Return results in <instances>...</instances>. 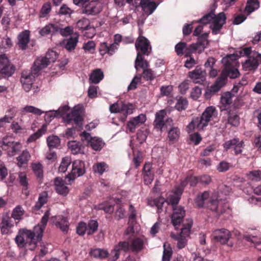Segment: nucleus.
Segmentation results:
<instances>
[{
    "label": "nucleus",
    "mask_w": 261,
    "mask_h": 261,
    "mask_svg": "<svg viewBox=\"0 0 261 261\" xmlns=\"http://www.w3.org/2000/svg\"><path fill=\"white\" fill-rule=\"evenodd\" d=\"M50 216L49 210H47L42 216L40 223L35 226L32 230L26 228L20 229L15 242L19 248H24L30 250H34L38 242L41 241L44 229Z\"/></svg>",
    "instance_id": "obj_1"
},
{
    "label": "nucleus",
    "mask_w": 261,
    "mask_h": 261,
    "mask_svg": "<svg viewBox=\"0 0 261 261\" xmlns=\"http://www.w3.org/2000/svg\"><path fill=\"white\" fill-rule=\"evenodd\" d=\"M135 47L137 52L135 63L137 66L142 67L147 66L148 61L145 60V56H150L152 52V46L149 40L145 37L140 36L135 42Z\"/></svg>",
    "instance_id": "obj_2"
},
{
    "label": "nucleus",
    "mask_w": 261,
    "mask_h": 261,
    "mask_svg": "<svg viewBox=\"0 0 261 261\" xmlns=\"http://www.w3.org/2000/svg\"><path fill=\"white\" fill-rule=\"evenodd\" d=\"M241 56H245L247 57L245 62L243 63V69L246 71H251L256 70L259 65V61L257 58L258 52L252 50L251 47L243 48L241 51Z\"/></svg>",
    "instance_id": "obj_3"
},
{
    "label": "nucleus",
    "mask_w": 261,
    "mask_h": 261,
    "mask_svg": "<svg viewBox=\"0 0 261 261\" xmlns=\"http://www.w3.org/2000/svg\"><path fill=\"white\" fill-rule=\"evenodd\" d=\"M217 111L214 107H208L205 109L201 117L192 121L190 126H192L198 130L203 129L207 125L208 122L217 117Z\"/></svg>",
    "instance_id": "obj_4"
},
{
    "label": "nucleus",
    "mask_w": 261,
    "mask_h": 261,
    "mask_svg": "<svg viewBox=\"0 0 261 261\" xmlns=\"http://www.w3.org/2000/svg\"><path fill=\"white\" fill-rule=\"evenodd\" d=\"M206 207L219 217L225 213L229 214V204L222 199H219L217 196H211L206 203Z\"/></svg>",
    "instance_id": "obj_5"
},
{
    "label": "nucleus",
    "mask_w": 261,
    "mask_h": 261,
    "mask_svg": "<svg viewBox=\"0 0 261 261\" xmlns=\"http://www.w3.org/2000/svg\"><path fill=\"white\" fill-rule=\"evenodd\" d=\"M166 115V112L164 110H162L155 114V120L153 122L155 129L162 132L167 130L169 127L172 125L173 121L171 118H167L164 119Z\"/></svg>",
    "instance_id": "obj_6"
},
{
    "label": "nucleus",
    "mask_w": 261,
    "mask_h": 261,
    "mask_svg": "<svg viewBox=\"0 0 261 261\" xmlns=\"http://www.w3.org/2000/svg\"><path fill=\"white\" fill-rule=\"evenodd\" d=\"M193 224V221L191 218L187 219L184 223L182 227L180 228L181 231L177 237V247L179 249L184 248L187 245V238L189 237L191 227Z\"/></svg>",
    "instance_id": "obj_7"
},
{
    "label": "nucleus",
    "mask_w": 261,
    "mask_h": 261,
    "mask_svg": "<svg viewBox=\"0 0 261 261\" xmlns=\"http://www.w3.org/2000/svg\"><path fill=\"white\" fill-rule=\"evenodd\" d=\"M15 71V66L11 64L6 55H0V79L11 76Z\"/></svg>",
    "instance_id": "obj_8"
},
{
    "label": "nucleus",
    "mask_w": 261,
    "mask_h": 261,
    "mask_svg": "<svg viewBox=\"0 0 261 261\" xmlns=\"http://www.w3.org/2000/svg\"><path fill=\"white\" fill-rule=\"evenodd\" d=\"M133 106L131 104L125 105L121 103L120 105L118 102L114 103L109 107V111L111 113H120L122 114L121 120H125L128 115L133 113Z\"/></svg>",
    "instance_id": "obj_9"
},
{
    "label": "nucleus",
    "mask_w": 261,
    "mask_h": 261,
    "mask_svg": "<svg viewBox=\"0 0 261 261\" xmlns=\"http://www.w3.org/2000/svg\"><path fill=\"white\" fill-rule=\"evenodd\" d=\"M64 120L67 124H74L76 126H81L83 120L82 111L80 109L73 108L70 113L64 117Z\"/></svg>",
    "instance_id": "obj_10"
},
{
    "label": "nucleus",
    "mask_w": 261,
    "mask_h": 261,
    "mask_svg": "<svg viewBox=\"0 0 261 261\" xmlns=\"http://www.w3.org/2000/svg\"><path fill=\"white\" fill-rule=\"evenodd\" d=\"M101 4L98 0H92L82 9V14L89 16H95L102 11Z\"/></svg>",
    "instance_id": "obj_11"
},
{
    "label": "nucleus",
    "mask_w": 261,
    "mask_h": 261,
    "mask_svg": "<svg viewBox=\"0 0 261 261\" xmlns=\"http://www.w3.org/2000/svg\"><path fill=\"white\" fill-rule=\"evenodd\" d=\"M37 75V74L34 73L33 70H31V71H23L21 73L20 81L24 91L28 92L30 90L33 81Z\"/></svg>",
    "instance_id": "obj_12"
},
{
    "label": "nucleus",
    "mask_w": 261,
    "mask_h": 261,
    "mask_svg": "<svg viewBox=\"0 0 261 261\" xmlns=\"http://www.w3.org/2000/svg\"><path fill=\"white\" fill-rule=\"evenodd\" d=\"M1 147L3 150L7 151L9 156H13L20 150L21 145L19 142L7 141L6 139H4Z\"/></svg>",
    "instance_id": "obj_13"
},
{
    "label": "nucleus",
    "mask_w": 261,
    "mask_h": 261,
    "mask_svg": "<svg viewBox=\"0 0 261 261\" xmlns=\"http://www.w3.org/2000/svg\"><path fill=\"white\" fill-rule=\"evenodd\" d=\"M212 236L215 241L223 245L228 242L231 234L228 229L221 228L215 230L212 233Z\"/></svg>",
    "instance_id": "obj_14"
},
{
    "label": "nucleus",
    "mask_w": 261,
    "mask_h": 261,
    "mask_svg": "<svg viewBox=\"0 0 261 261\" xmlns=\"http://www.w3.org/2000/svg\"><path fill=\"white\" fill-rule=\"evenodd\" d=\"M226 17L224 12H220L215 17L213 21V24L210 25L212 33L213 35L219 34L223 25L226 23Z\"/></svg>",
    "instance_id": "obj_15"
},
{
    "label": "nucleus",
    "mask_w": 261,
    "mask_h": 261,
    "mask_svg": "<svg viewBox=\"0 0 261 261\" xmlns=\"http://www.w3.org/2000/svg\"><path fill=\"white\" fill-rule=\"evenodd\" d=\"M240 75V73L238 69L236 68L232 64H227L225 65L220 76L226 83L228 77L230 79H236Z\"/></svg>",
    "instance_id": "obj_16"
},
{
    "label": "nucleus",
    "mask_w": 261,
    "mask_h": 261,
    "mask_svg": "<svg viewBox=\"0 0 261 261\" xmlns=\"http://www.w3.org/2000/svg\"><path fill=\"white\" fill-rule=\"evenodd\" d=\"M128 253L131 252L130 242L129 238L127 240L120 241L117 244L114 246L113 250L111 251V253H114L115 259L118 258L120 252Z\"/></svg>",
    "instance_id": "obj_17"
},
{
    "label": "nucleus",
    "mask_w": 261,
    "mask_h": 261,
    "mask_svg": "<svg viewBox=\"0 0 261 261\" xmlns=\"http://www.w3.org/2000/svg\"><path fill=\"white\" fill-rule=\"evenodd\" d=\"M173 212L171 216L172 223L176 229L178 228L183 218L185 216V211L181 206L175 207L173 208Z\"/></svg>",
    "instance_id": "obj_18"
},
{
    "label": "nucleus",
    "mask_w": 261,
    "mask_h": 261,
    "mask_svg": "<svg viewBox=\"0 0 261 261\" xmlns=\"http://www.w3.org/2000/svg\"><path fill=\"white\" fill-rule=\"evenodd\" d=\"M225 84L226 83L219 76L212 85L205 89L204 93L205 97L207 98H210L212 95L219 91Z\"/></svg>",
    "instance_id": "obj_19"
},
{
    "label": "nucleus",
    "mask_w": 261,
    "mask_h": 261,
    "mask_svg": "<svg viewBox=\"0 0 261 261\" xmlns=\"http://www.w3.org/2000/svg\"><path fill=\"white\" fill-rule=\"evenodd\" d=\"M53 223L63 231L67 232L69 229V221L68 218L62 215L52 217Z\"/></svg>",
    "instance_id": "obj_20"
},
{
    "label": "nucleus",
    "mask_w": 261,
    "mask_h": 261,
    "mask_svg": "<svg viewBox=\"0 0 261 261\" xmlns=\"http://www.w3.org/2000/svg\"><path fill=\"white\" fill-rule=\"evenodd\" d=\"M55 190L60 195L66 196L69 193V189L66 185L65 181L58 177L54 180Z\"/></svg>",
    "instance_id": "obj_21"
},
{
    "label": "nucleus",
    "mask_w": 261,
    "mask_h": 261,
    "mask_svg": "<svg viewBox=\"0 0 261 261\" xmlns=\"http://www.w3.org/2000/svg\"><path fill=\"white\" fill-rule=\"evenodd\" d=\"M146 120V115L140 114L139 116L132 118L127 124V127L130 132H134L136 127L144 123Z\"/></svg>",
    "instance_id": "obj_22"
},
{
    "label": "nucleus",
    "mask_w": 261,
    "mask_h": 261,
    "mask_svg": "<svg viewBox=\"0 0 261 261\" xmlns=\"http://www.w3.org/2000/svg\"><path fill=\"white\" fill-rule=\"evenodd\" d=\"M132 252L138 253L144 249V241L139 237H129Z\"/></svg>",
    "instance_id": "obj_23"
},
{
    "label": "nucleus",
    "mask_w": 261,
    "mask_h": 261,
    "mask_svg": "<svg viewBox=\"0 0 261 261\" xmlns=\"http://www.w3.org/2000/svg\"><path fill=\"white\" fill-rule=\"evenodd\" d=\"M149 66L150 65L148 61L147 66L143 67H142L141 65L137 66L136 63H135V67L137 71L139 70V69H143V72L141 76L146 81H152L155 79V72L154 71L149 68Z\"/></svg>",
    "instance_id": "obj_24"
},
{
    "label": "nucleus",
    "mask_w": 261,
    "mask_h": 261,
    "mask_svg": "<svg viewBox=\"0 0 261 261\" xmlns=\"http://www.w3.org/2000/svg\"><path fill=\"white\" fill-rule=\"evenodd\" d=\"M143 174L144 184L148 185L152 183L154 178L152 165L150 163H146L143 168Z\"/></svg>",
    "instance_id": "obj_25"
},
{
    "label": "nucleus",
    "mask_w": 261,
    "mask_h": 261,
    "mask_svg": "<svg viewBox=\"0 0 261 261\" xmlns=\"http://www.w3.org/2000/svg\"><path fill=\"white\" fill-rule=\"evenodd\" d=\"M238 108H232L228 111V123L232 126H238L240 123V118L238 114Z\"/></svg>",
    "instance_id": "obj_26"
},
{
    "label": "nucleus",
    "mask_w": 261,
    "mask_h": 261,
    "mask_svg": "<svg viewBox=\"0 0 261 261\" xmlns=\"http://www.w3.org/2000/svg\"><path fill=\"white\" fill-rule=\"evenodd\" d=\"M206 73L202 70L199 66H197L195 69L189 72V76L196 83H200L205 79Z\"/></svg>",
    "instance_id": "obj_27"
},
{
    "label": "nucleus",
    "mask_w": 261,
    "mask_h": 261,
    "mask_svg": "<svg viewBox=\"0 0 261 261\" xmlns=\"http://www.w3.org/2000/svg\"><path fill=\"white\" fill-rule=\"evenodd\" d=\"M140 5L147 15H151L158 7L156 3L151 0H141Z\"/></svg>",
    "instance_id": "obj_28"
},
{
    "label": "nucleus",
    "mask_w": 261,
    "mask_h": 261,
    "mask_svg": "<svg viewBox=\"0 0 261 261\" xmlns=\"http://www.w3.org/2000/svg\"><path fill=\"white\" fill-rule=\"evenodd\" d=\"M49 64L45 56L38 57L34 62L32 70L35 74H38L41 69L47 67Z\"/></svg>",
    "instance_id": "obj_29"
},
{
    "label": "nucleus",
    "mask_w": 261,
    "mask_h": 261,
    "mask_svg": "<svg viewBox=\"0 0 261 261\" xmlns=\"http://www.w3.org/2000/svg\"><path fill=\"white\" fill-rule=\"evenodd\" d=\"M85 172L84 163L80 160H76L72 164L71 173L74 176H80Z\"/></svg>",
    "instance_id": "obj_30"
},
{
    "label": "nucleus",
    "mask_w": 261,
    "mask_h": 261,
    "mask_svg": "<svg viewBox=\"0 0 261 261\" xmlns=\"http://www.w3.org/2000/svg\"><path fill=\"white\" fill-rule=\"evenodd\" d=\"M207 44V40H204L199 37L196 43L191 44L187 50H190L188 53H192L196 50L201 51L204 49Z\"/></svg>",
    "instance_id": "obj_31"
},
{
    "label": "nucleus",
    "mask_w": 261,
    "mask_h": 261,
    "mask_svg": "<svg viewBox=\"0 0 261 261\" xmlns=\"http://www.w3.org/2000/svg\"><path fill=\"white\" fill-rule=\"evenodd\" d=\"M68 148L73 154L84 153V146L80 142L76 141L68 142Z\"/></svg>",
    "instance_id": "obj_32"
},
{
    "label": "nucleus",
    "mask_w": 261,
    "mask_h": 261,
    "mask_svg": "<svg viewBox=\"0 0 261 261\" xmlns=\"http://www.w3.org/2000/svg\"><path fill=\"white\" fill-rule=\"evenodd\" d=\"M30 40L29 32L25 31L21 32L18 36V44L19 47L22 49H26Z\"/></svg>",
    "instance_id": "obj_33"
},
{
    "label": "nucleus",
    "mask_w": 261,
    "mask_h": 261,
    "mask_svg": "<svg viewBox=\"0 0 261 261\" xmlns=\"http://www.w3.org/2000/svg\"><path fill=\"white\" fill-rule=\"evenodd\" d=\"M78 42V36H72L69 38L65 39L63 42V44L65 48L68 51H71L74 49Z\"/></svg>",
    "instance_id": "obj_34"
},
{
    "label": "nucleus",
    "mask_w": 261,
    "mask_h": 261,
    "mask_svg": "<svg viewBox=\"0 0 261 261\" xmlns=\"http://www.w3.org/2000/svg\"><path fill=\"white\" fill-rule=\"evenodd\" d=\"M259 2L258 0H247L244 12L249 15L251 13L254 12L259 7Z\"/></svg>",
    "instance_id": "obj_35"
},
{
    "label": "nucleus",
    "mask_w": 261,
    "mask_h": 261,
    "mask_svg": "<svg viewBox=\"0 0 261 261\" xmlns=\"http://www.w3.org/2000/svg\"><path fill=\"white\" fill-rule=\"evenodd\" d=\"M59 30V27L58 25L54 24H48L40 30L39 34L41 36H46L49 34L53 35L58 32Z\"/></svg>",
    "instance_id": "obj_36"
},
{
    "label": "nucleus",
    "mask_w": 261,
    "mask_h": 261,
    "mask_svg": "<svg viewBox=\"0 0 261 261\" xmlns=\"http://www.w3.org/2000/svg\"><path fill=\"white\" fill-rule=\"evenodd\" d=\"M104 77L103 72L100 69H96L93 70L89 76L90 83L97 84L99 83Z\"/></svg>",
    "instance_id": "obj_37"
},
{
    "label": "nucleus",
    "mask_w": 261,
    "mask_h": 261,
    "mask_svg": "<svg viewBox=\"0 0 261 261\" xmlns=\"http://www.w3.org/2000/svg\"><path fill=\"white\" fill-rule=\"evenodd\" d=\"M48 201V194L46 192H43L39 195L38 201L33 207V211L36 212L39 210L42 206L47 203Z\"/></svg>",
    "instance_id": "obj_38"
},
{
    "label": "nucleus",
    "mask_w": 261,
    "mask_h": 261,
    "mask_svg": "<svg viewBox=\"0 0 261 261\" xmlns=\"http://www.w3.org/2000/svg\"><path fill=\"white\" fill-rule=\"evenodd\" d=\"M89 254L96 258L104 259L109 255V252L105 249L100 248L91 249Z\"/></svg>",
    "instance_id": "obj_39"
},
{
    "label": "nucleus",
    "mask_w": 261,
    "mask_h": 261,
    "mask_svg": "<svg viewBox=\"0 0 261 261\" xmlns=\"http://www.w3.org/2000/svg\"><path fill=\"white\" fill-rule=\"evenodd\" d=\"M18 180L20 185L22 187V191L26 196L29 195L28 189L29 188L28 179L25 172H20L18 175Z\"/></svg>",
    "instance_id": "obj_40"
},
{
    "label": "nucleus",
    "mask_w": 261,
    "mask_h": 261,
    "mask_svg": "<svg viewBox=\"0 0 261 261\" xmlns=\"http://www.w3.org/2000/svg\"><path fill=\"white\" fill-rule=\"evenodd\" d=\"M89 144L93 150L98 151L101 150L104 146L105 142L100 138L93 137L91 138Z\"/></svg>",
    "instance_id": "obj_41"
},
{
    "label": "nucleus",
    "mask_w": 261,
    "mask_h": 261,
    "mask_svg": "<svg viewBox=\"0 0 261 261\" xmlns=\"http://www.w3.org/2000/svg\"><path fill=\"white\" fill-rule=\"evenodd\" d=\"M47 146L49 150L57 148L61 143L60 139L57 136H50L47 138Z\"/></svg>",
    "instance_id": "obj_42"
},
{
    "label": "nucleus",
    "mask_w": 261,
    "mask_h": 261,
    "mask_svg": "<svg viewBox=\"0 0 261 261\" xmlns=\"http://www.w3.org/2000/svg\"><path fill=\"white\" fill-rule=\"evenodd\" d=\"M210 195L208 192H204L200 195H198L196 199L195 203L199 208H202L204 206L206 200L209 198Z\"/></svg>",
    "instance_id": "obj_43"
},
{
    "label": "nucleus",
    "mask_w": 261,
    "mask_h": 261,
    "mask_svg": "<svg viewBox=\"0 0 261 261\" xmlns=\"http://www.w3.org/2000/svg\"><path fill=\"white\" fill-rule=\"evenodd\" d=\"M30 157L29 152L27 150H23L21 155L17 158L18 166L22 167L23 165H27Z\"/></svg>",
    "instance_id": "obj_44"
},
{
    "label": "nucleus",
    "mask_w": 261,
    "mask_h": 261,
    "mask_svg": "<svg viewBox=\"0 0 261 261\" xmlns=\"http://www.w3.org/2000/svg\"><path fill=\"white\" fill-rule=\"evenodd\" d=\"M109 170V166L105 162L97 163L93 166V170L94 172L102 175L105 172Z\"/></svg>",
    "instance_id": "obj_45"
},
{
    "label": "nucleus",
    "mask_w": 261,
    "mask_h": 261,
    "mask_svg": "<svg viewBox=\"0 0 261 261\" xmlns=\"http://www.w3.org/2000/svg\"><path fill=\"white\" fill-rule=\"evenodd\" d=\"M241 140H240L239 138H233L225 141L223 144V147L226 151H228L230 149H233V150H234L236 147L241 142Z\"/></svg>",
    "instance_id": "obj_46"
},
{
    "label": "nucleus",
    "mask_w": 261,
    "mask_h": 261,
    "mask_svg": "<svg viewBox=\"0 0 261 261\" xmlns=\"http://www.w3.org/2000/svg\"><path fill=\"white\" fill-rule=\"evenodd\" d=\"M189 105V102L186 98L180 97L177 100L175 108L178 111H182L187 109Z\"/></svg>",
    "instance_id": "obj_47"
},
{
    "label": "nucleus",
    "mask_w": 261,
    "mask_h": 261,
    "mask_svg": "<svg viewBox=\"0 0 261 261\" xmlns=\"http://www.w3.org/2000/svg\"><path fill=\"white\" fill-rule=\"evenodd\" d=\"M47 126L45 125H43L42 127L39 129L36 133L31 135L27 140L29 142H31L35 141L36 139L40 138L43 134L46 131Z\"/></svg>",
    "instance_id": "obj_48"
},
{
    "label": "nucleus",
    "mask_w": 261,
    "mask_h": 261,
    "mask_svg": "<svg viewBox=\"0 0 261 261\" xmlns=\"http://www.w3.org/2000/svg\"><path fill=\"white\" fill-rule=\"evenodd\" d=\"M32 170L36 176L39 179H41L43 176V166L40 163H32Z\"/></svg>",
    "instance_id": "obj_49"
},
{
    "label": "nucleus",
    "mask_w": 261,
    "mask_h": 261,
    "mask_svg": "<svg viewBox=\"0 0 261 261\" xmlns=\"http://www.w3.org/2000/svg\"><path fill=\"white\" fill-rule=\"evenodd\" d=\"M87 234L88 235H92L97 230L98 223L96 220H90L87 225Z\"/></svg>",
    "instance_id": "obj_50"
},
{
    "label": "nucleus",
    "mask_w": 261,
    "mask_h": 261,
    "mask_svg": "<svg viewBox=\"0 0 261 261\" xmlns=\"http://www.w3.org/2000/svg\"><path fill=\"white\" fill-rule=\"evenodd\" d=\"M51 5L50 2L44 3L42 6L39 13V18H45L51 12Z\"/></svg>",
    "instance_id": "obj_51"
},
{
    "label": "nucleus",
    "mask_w": 261,
    "mask_h": 261,
    "mask_svg": "<svg viewBox=\"0 0 261 261\" xmlns=\"http://www.w3.org/2000/svg\"><path fill=\"white\" fill-rule=\"evenodd\" d=\"M25 211L21 205L17 206L13 211L12 217L15 220H20L22 219V216L24 215Z\"/></svg>",
    "instance_id": "obj_52"
},
{
    "label": "nucleus",
    "mask_w": 261,
    "mask_h": 261,
    "mask_svg": "<svg viewBox=\"0 0 261 261\" xmlns=\"http://www.w3.org/2000/svg\"><path fill=\"white\" fill-rule=\"evenodd\" d=\"M180 130L177 127H172L168 131V138L170 141H173L179 136Z\"/></svg>",
    "instance_id": "obj_53"
},
{
    "label": "nucleus",
    "mask_w": 261,
    "mask_h": 261,
    "mask_svg": "<svg viewBox=\"0 0 261 261\" xmlns=\"http://www.w3.org/2000/svg\"><path fill=\"white\" fill-rule=\"evenodd\" d=\"M187 47V43L183 42H180L178 43L175 46V50L177 54V56H182L184 54V50L185 49V53L186 54H189V50H187L188 48Z\"/></svg>",
    "instance_id": "obj_54"
},
{
    "label": "nucleus",
    "mask_w": 261,
    "mask_h": 261,
    "mask_svg": "<svg viewBox=\"0 0 261 261\" xmlns=\"http://www.w3.org/2000/svg\"><path fill=\"white\" fill-rule=\"evenodd\" d=\"M232 167V165L225 161L220 162L217 166V170L220 172H225Z\"/></svg>",
    "instance_id": "obj_55"
},
{
    "label": "nucleus",
    "mask_w": 261,
    "mask_h": 261,
    "mask_svg": "<svg viewBox=\"0 0 261 261\" xmlns=\"http://www.w3.org/2000/svg\"><path fill=\"white\" fill-rule=\"evenodd\" d=\"M216 16L213 11L208 12L206 15H204L199 20V23H201L203 24H206L211 22L212 20L213 21L214 19Z\"/></svg>",
    "instance_id": "obj_56"
},
{
    "label": "nucleus",
    "mask_w": 261,
    "mask_h": 261,
    "mask_svg": "<svg viewBox=\"0 0 261 261\" xmlns=\"http://www.w3.org/2000/svg\"><path fill=\"white\" fill-rule=\"evenodd\" d=\"M141 74H138L136 75L127 87L128 91L135 89L138 84L141 83Z\"/></svg>",
    "instance_id": "obj_57"
},
{
    "label": "nucleus",
    "mask_w": 261,
    "mask_h": 261,
    "mask_svg": "<svg viewBox=\"0 0 261 261\" xmlns=\"http://www.w3.org/2000/svg\"><path fill=\"white\" fill-rule=\"evenodd\" d=\"M220 101L223 105H228L232 102V94L230 92L224 93L221 96Z\"/></svg>",
    "instance_id": "obj_58"
},
{
    "label": "nucleus",
    "mask_w": 261,
    "mask_h": 261,
    "mask_svg": "<svg viewBox=\"0 0 261 261\" xmlns=\"http://www.w3.org/2000/svg\"><path fill=\"white\" fill-rule=\"evenodd\" d=\"M58 57V53L53 50H49L45 55V57L49 64L54 63L56 61Z\"/></svg>",
    "instance_id": "obj_59"
},
{
    "label": "nucleus",
    "mask_w": 261,
    "mask_h": 261,
    "mask_svg": "<svg viewBox=\"0 0 261 261\" xmlns=\"http://www.w3.org/2000/svg\"><path fill=\"white\" fill-rule=\"evenodd\" d=\"M71 163L70 159L68 157H65L63 159L61 164L59 168L60 172L64 173L67 171L68 167Z\"/></svg>",
    "instance_id": "obj_60"
},
{
    "label": "nucleus",
    "mask_w": 261,
    "mask_h": 261,
    "mask_svg": "<svg viewBox=\"0 0 261 261\" xmlns=\"http://www.w3.org/2000/svg\"><path fill=\"white\" fill-rule=\"evenodd\" d=\"M89 21L87 19H82L76 23V27L81 30H87L89 28Z\"/></svg>",
    "instance_id": "obj_61"
},
{
    "label": "nucleus",
    "mask_w": 261,
    "mask_h": 261,
    "mask_svg": "<svg viewBox=\"0 0 261 261\" xmlns=\"http://www.w3.org/2000/svg\"><path fill=\"white\" fill-rule=\"evenodd\" d=\"M216 149V146L215 144H212L209 146L206 147L202 152H201L200 155L201 156H209L211 153L214 152Z\"/></svg>",
    "instance_id": "obj_62"
},
{
    "label": "nucleus",
    "mask_w": 261,
    "mask_h": 261,
    "mask_svg": "<svg viewBox=\"0 0 261 261\" xmlns=\"http://www.w3.org/2000/svg\"><path fill=\"white\" fill-rule=\"evenodd\" d=\"M180 199V197L173 194L170 195L169 197L167 198V202L171 204L172 205L173 208H174V207L178 206H177V205L178 204Z\"/></svg>",
    "instance_id": "obj_63"
},
{
    "label": "nucleus",
    "mask_w": 261,
    "mask_h": 261,
    "mask_svg": "<svg viewBox=\"0 0 261 261\" xmlns=\"http://www.w3.org/2000/svg\"><path fill=\"white\" fill-rule=\"evenodd\" d=\"M23 110L26 112L31 113L37 115H41L44 113L41 110L32 106H26L23 108Z\"/></svg>",
    "instance_id": "obj_64"
}]
</instances>
